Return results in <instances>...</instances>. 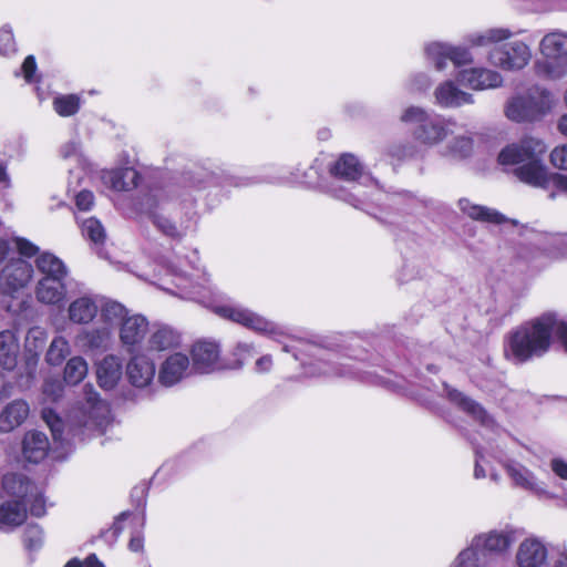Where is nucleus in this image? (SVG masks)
<instances>
[{
    "label": "nucleus",
    "mask_w": 567,
    "mask_h": 567,
    "mask_svg": "<svg viewBox=\"0 0 567 567\" xmlns=\"http://www.w3.org/2000/svg\"><path fill=\"white\" fill-rule=\"evenodd\" d=\"M554 336L567 352V320L557 312H544L508 333L504 355L514 364L542 358L549 351Z\"/></svg>",
    "instance_id": "nucleus-1"
},
{
    "label": "nucleus",
    "mask_w": 567,
    "mask_h": 567,
    "mask_svg": "<svg viewBox=\"0 0 567 567\" xmlns=\"http://www.w3.org/2000/svg\"><path fill=\"white\" fill-rule=\"evenodd\" d=\"M547 146L543 140L525 136L508 144L498 154V163L503 166H513V174L522 182L533 187L549 188L555 186L559 190L556 177H564L550 173L544 162Z\"/></svg>",
    "instance_id": "nucleus-2"
},
{
    "label": "nucleus",
    "mask_w": 567,
    "mask_h": 567,
    "mask_svg": "<svg viewBox=\"0 0 567 567\" xmlns=\"http://www.w3.org/2000/svg\"><path fill=\"white\" fill-rule=\"evenodd\" d=\"M512 37L509 29L493 28L471 34L467 41L472 47L493 45L487 55L492 65L504 71H519L529 63L532 50L529 44Z\"/></svg>",
    "instance_id": "nucleus-3"
},
{
    "label": "nucleus",
    "mask_w": 567,
    "mask_h": 567,
    "mask_svg": "<svg viewBox=\"0 0 567 567\" xmlns=\"http://www.w3.org/2000/svg\"><path fill=\"white\" fill-rule=\"evenodd\" d=\"M285 352H292L296 360H300L308 377L312 378H354L358 369L352 364L338 361V355L321 348L315 342L296 338L292 343L285 344Z\"/></svg>",
    "instance_id": "nucleus-4"
},
{
    "label": "nucleus",
    "mask_w": 567,
    "mask_h": 567,
    "mask_svg": "<svg viewBox=\"0 0 567 567\" xmlns=\"http://www.w3.org/2000/svg\"><path fill=\"white\" fill-rule=\"evenodd\" d=\"M400 120L404 124L413 126V138L421 145L434 147L446 140L453 133L455 121L440 114L429 112L419 106L406 107Z\"/></svg>",
    "instance_id": "nucleus-5"
},
{
    "label": "nucleus",
    "mask_w": 567,
    "mask_h": 567,
    "mask_svg": "<svg viewBox=\"0 0 567 567\" xmlns=\"http://www.w3.org/2000/svg\"><path fill=\"white\" fill-rule=\"evenodd\" d=\"M542 60L535 62V72L546 79L558 80L567 74V32L555 29L539 41Z\"/></svg>",
    "instance_id": "nucleus-6"
},
{
    "label": "nucleus",
    "mask_w": 567,
    "mask_h": 567,
    "mask_svg": "<svg viewBox=\"0 0 567 567\" xmlns=\"http://www.w3.org/2000/svg\"><path fill=\"white\" fill-rule=\"evenodd\" d=\"M330 173L332 176L352 184L350 190L343 186L331 185L329 188L330 194L337 199L360 208L369 196L362 189V185L355 183L363 176V167L359 159L352 154H342L331 166Z\"/></svg>",
    "instance_id": "nucleus-7"
},
{
    "label": "nucleus",
    "mask_w": 567,
    "mask_h": 567,
    "mask_svg": "<svg viewBox=\"0 0 567 567\" xmlns=\"http://www.w3.org/2000/svg\"><path fill=\"white\" fill-rule=\"evenodd\" d=\"M554 100L549 91L533 87L524 95L509 100L505 107L508 120L522 123L533 122L545 116L553 107Z\"/></svg>",
    "instance_id": "nucleus-8"
},
{
    "label": "nucleus",
    "mask_w": 567,
    "mask_h": 567,
    "mask_svg": "<svg viewBox=\"0 0 567 567\" xmlns=\"http://www.w3.org/2000/svg\"><path fill=\"white\" fill-rule=\"evenodd\" d=\"M214 312L224 319L239 323L258 333L271 337L282 334L280 328L275 322L239 305L226 303L215 306Z\"/></svg>",
    "instance_id": "nucleus-9"
},
{
    "label": "nucleus",
    "mask_w": 567,
    "mask_h": 567,
    "mask_svg": "<svg viewBox=\"0 0 567 567\" xmlns=\"http://www.w3.org/2000/svg\"><path fill=\"white\" fill-rule=\"evenodd\" d=\"M522 535L519 529L506 526L502 529H492L473 537L474 546L483 550L495 559L497 556L505 555L512 545Z\"/></svg>",
    "instance_id": "nucleus-10"
},
{
    "label": "nucleus",
    "mask_w": 567,
    "mask_h": 567,
    "mask_svg": "<svg viewBox=\"0 0 567 567\" xmlns=\"http://www.w3.org/2000/svg\"><path fill=\"white\" fill-rule=\"evenodd\" d=\"M32 276L31 264L20 258L10 260L0 270V292L13 296L27 287Z\"/></svg>",
    "instance_id": "nucleus-11"
},
{
    "label": "nucleus",
    "mask_w": 567,
    "mask_h": 567,
    "mask_svg": "<svg viewBox=\"0 0 567 567\" xmlns=\"http://www.w3.org/2000/svg\"><path fill=\"white\" fill-rule=\"evenodd\" d=\"M425 53L429 60L435 65L437 71L444 70L446 61L450 60L454 65L461 66L473 62V58L467 49L453 47L446 43L433 42L426 45Z\"/></svg>",
    "instance_id": "nucleus-12"
},
{
    "label": "nucleus",
    "mask_w": 567,
    "mask_h": 567,
    "mask_svg": "<svg viewBox=\"0 0 567 567\" xmlns=\"http://www.w3.org/2000/svg\"><path fill=\"white\" fill-rule=\"evenodd\" d=\"M193 370L188 355L183 352H175L162 362L157 379L162 385L173 386L189 377Z\"/></svg>",
    "instance_id": "nucleus-13"
},
{
    "label": "nucleus",
    "mask_w": 567,
    "mask_h": 567,
    "mask_svg": "<svg viewBox=\"0 0 567 567\" xmlns=\"http://www.w3.org/2000/svg\"><path fill=\"white\" fill-rule=\"evenodd\" d=\"M503 467L514 486L530 492L538 497L549 496L546 484L539 481L536 475L523 464L515 461H506L503 463Z\"/></svg>",
    "instance_id": "nucleus-14"
},
{
    "label": "nucleus",
    "mask_w": 567,
    "mask_h": 567,
    "mask_svg": "<svg viewBox=\"0 0 567 567\" xmlns=\"http://www.w3.org/2000/svg\"><path fill=\"white\" fill-rule=\"evenodd\" d=\"M85 404L83 413L85 415L84 425L95 427L100 431L105 430L110 423L109 404L100 400L97 392L90 384L84 386Z\"/></svg>",
    "instance_id": "nucleus-15"
},
{
    "label": "nucleus",
    "mask_w": 567,
    "mask_h": 567,
    "mask_svg": "<svg viewBox=\"0 0 567 567\" xmlns=\"http://www.w3.org/2000/svg\"><path fill=\"white\" fill-rule=\"evenodd\" d=\"M548 557V548L543 538L528 536L524 538L516 550L517 567H542Z\"/></svg>",
    "instance_id": "nucleus-16"
},
{
    "label": "nucleus",
    "mask_w": 567,
    "mask_h": 567,
    "mask_svg": "<svg viewBox=\"0 0 567 567\" xmlns=\"http://www.w3.org/2000/svg\"><path fill=\"white\" fill-rule=\"evenodd\" d=\"M155 363L144 353H131L126 365L130 382L136 388H145L154 380Z\"/></svg>",
    "instance_id": "nucleus-17"
},
{
    "label": "nucleus",
    "mask_w": 567,
    "mask_h": 567,
    "mask_svg": "<svg viewBox=\"0 0 567 567\" xmlns=\"http://www.w3.org/2000/svg\"><path fill=\"white\" fill-rule=\"evenodd\" d=\"M219 347L212 341H198L192 349V365L195 372L209 373L219 368Z\"/></svg>",
    "instance_id": "nucleus-18"
},
{
    "label": "nucleus",
    "mask_w": 567,
    "mask_h": 567,
    "mask_svg": "<svg viewBox=\"0 0 567 567\" xmlns=\"http://www.w3.org/2000/svg\"><path fill=\"white\" fill-rule=\"evenodd\" d=\"M147 333L148 321L142 315L127 316L120 326V340L130 353H133L134 348L141 344Z\"/></svg>",
    "instance_id": "nucleus-19"
},
{
    "label": "nucleus",
    "mask_w": 567,
    "mask_h": 567,
    "mask_svg": "<svg viewBox=\"0 0 567 567\" xmlns=\"http://www.w3.org/2000/svg\"><path fill=\"white\" fill-rule=\"evenodd\" d=\"M457 80L473 90L494 89L503 83V76L497 71L485 68L463 70L457 74Z\"/></svg>",
    "instance_id": "nucleus-20"
},
{
    "label": "nucleus",
    "mask_w": 567,
    "mask_h": 567,
    "mask_svg": "<svg viewBox=\"0 0 567 567\" xmlns=\"http://www.w3.org/2000/svg\"><path fill=\"white\" fill-rule=\"evenodd\" d=\"M66 278H40L35 286V298L40 303L59 306L66 297Z\"/></svg>",
    "instance_id": "nucleus-21"
},
{
    "label": "nucleus",
    "mask_w": 567,
    "mask_h": 567,
    "mask_svg": "<svg viewBox=\"0 0 567 567\" xmlns=\"http://www.w3.org/2000/svg\"><path fill=\"white\" fill-rule=\"evenodd\" d=\"M435 103L444 109H456L464 104H473V95L462 91L453 81L441 83L434 91Z\"/></svg>",
    "instance_id": "nucleus-22"
},
{
    "label": "nucleus",
    "mask_w": 567,
    "mask_h": 567,
    "mask_svg": "<svg viewBox=\"0 0 567 567\" xmlns=\"http://www.w3.org/2000/svg\"><path fill=\"white\" fill-rule=\"evenodd\" d=\"M37 485L23 473H7L2 478V491L9 501H19L27 505V497L30 496Z\"/></svg>",
    "instance_id": "nucleus-23"
},
{
    "label": "nucleus",
    "mask_w": 567,
    "mask_h": 567,
    "mask_svg": "<svg viewBox=\"0 0 567 567\" xmlns=\"http://www.w3.org/2000/svg\"><path fill=\"white\" fill-rule=\"evenodd\" d=\"M50 450L48 436L40 431H28L22 440V455L30 463L43 461Z\"/></svg>",
    "instance_id": "nucleus-24"
},
{
    "label": "nucleus",
    "mask_w": 567,
    "mask_h": 567,
    "mask_svg": "<svg viewBox=\"0 0 567 567\" xmlns=\"http://www.w3.org/2000/svg\"><path fill=\"white\" fill-rule=\"evenodd\" d=\"M449 399L457 404L464 412L471 415L474 420L478 421L484 427L493 430L496 424L493 417L475 401L463 395L455 389L445 385Z\"/></svg>",
    "instance_id": "nucleus-25"
},
{
    "label": "nucleus",
    "mask_w": 567,
    "mask_h": 567,
    "mask_svg": "<svg viewBox=\"0 0 567 567\" xmlns=\"http://www.w3.org/2000/svg\"><path fill=\"white\" fill-rule=\"evenodd\" d=\"M99 312V298L82 296L74 299L68 308V316L75 324L90 323Z\"/></svg>",
    "instance_id": "nucleus-26"
},
{
    "label": "nucleus",
    "mask_w": 567,
    "mask_h": 567,
    "mask_svg": "<svg viewBox=\"0 0 567 567\" xmlns=\"http://www.w3.org/2000/svg\"><path fill=\"white\" fill-rule=\"evenodd\" d=\"M123 374V363L115 354L105 355L97 364L96 377L101 388L113 389Z\"/></svg>",
    "instance_id": "nucleus-27"
},
{
    "label": "nucleus",
    "mask_w": 567,
    "mask_h": 567,
    "mask_svg": "<svg viewBox=\"0 0 567 567\" xmlns=\"http://www.w3.org/2000/svg\"><path fill=\"white\" fill-rule=\"evenodd\" d=\"M29 404L23 400H14L7 404L0 413V432L9 433L19 427L28 417Z\"/></svg>",
    "instance_id": "nucleus-28"
},
{
    "label": "nucleus",
    "mask_w": 567,
    "mask_h": 567,
    "mask_svg": "<svg viewBox=\"0 0 567 567\" xmlns=\"http://www.w3.org/2000/svg\"><path fill=\"white\" fill-rule=\"evenodd\" d=\"M103 183L117 192L131 190L137 186L140 174L132 167L104 171Z\"/></svg>",
    "instance_id": "nucleus-29"
},
{
    "label": "nucleus",
    "mask_w": 567,
    "mask_h": 567,
    "mask_svg": "<svg viewBox=\"0 0 567 567\" xmlns=\"http://www.w3.org/2000/svg\"><path fill=\"white\" fill-rule=\"evenodd\" d=\"M20 344L13 331L0 332V364L3 369L12 371L18 363Z\"/></svg>",
    "instance_id": "nucleus-30"
},
{
    "label": "nucleus",
    "mask_w": 567,
    "mask_h": 567,
    "mask_svg": "<svg viewBox=\"0 0 567 567\" xmlns=\"http://www.w3.org/2000/svg\"><path fill=\"white\" fill-rule=\"evenodd\" d=\"M161 197L159 193L150 195L145 198L144 206L146 209V213L150 215L153 224L155 227L163 233L165 236L179 239L183 237L184 233L177 228V226L172 223L168 218L165 216L156 213L153 210V208L156 206V202Z\"/></svg>",
    "instance_id": "nucleus-31"
},
{
    "label": "nucleus",
    "mask_w": 567,
    "mask_h": 567,
    "mask_svg": "<svg viewBox=\"0 0 567 567\" xmlns=\"http://www.w3.org/2000/svg\"><path fill=\"white\" fill-rule=\"evenodd\" d=\"M458 207L465 215L475 220L496 225L506 223L508 220L499 212L486 206L473 204L467 198H461L458 200Z\"/></svg>",
    "instance_id": "nucleus-32"
},
{
    "label": "nucleus",
    "mask_w": 567,
    "mask_h": 567,
    "mask_svg": "<svg viewBox=\"0 0 567 567\" xmlns=\"http://www.w3.org/2000/svg\"><path fill=\"white\" fill-rule=\"evenodd\" d=\"M35 267L41 278H66L69 275L65 264L55 255L44 251L35 259Z\"/></svg>",
    "instance_id": "nucleus-33"
},
{
    "label": "nucleus",
    "mask_w": 567,
    "mask_h": 567,
    "mask_svg": "<svg viewBox=\"0 0 567 567\" xmlns=\"http://www.w3.org/2000/svg\"><path fill=\"white\" fill-rule=\"evenodd\" d=\"M181 343V336L168 326L157 327L150 336L148 349L153 351H166L177 348Z\"/></svg>",
    "instance_id": "nucleus-34"
},
{
    "label": "nucleus",
    "mask_w": 567,
    "mask_h": 567,
    "mask_svg": "<svg viewBox=\"0 0 567 567\" xmlns=\"http://www.w3.org/2000/svg\"><path fill=\"white\" fill-rule=\"evenodd\" d=\"M27 505L19 501L7 499L0 505V527H16L27 518Z\"/></svg>",
    "instance_id": "nucleus-35"
},
{
    "label": "nucleus",
    "mask_w": 567,
    "mask_h": 567,
    "mask_svg": "<svg viewBox=\"0 0 567 567\" xmlns=\"http://www.w3.org/2000/svg\"><path fill=\"white\" fill-rule=\"evenodd\" d=\"M495 564L496 559L475 547L473 539L456 558V567H495Z\"/></svg>",
    "instance_id": "nucleus-36"
},
{
    "label": "nucleus",
    "mask_w": 567,
    "mask_h": 567,
    "mask_svg": "<svg viewBox=\"0 0 567 567\" xmlns=\"http://www.w3.org/2000/svg\"><path fill=\"white\" fill-rule=\"evenodd\" d=\"M99 311L101 312V319L105 323L104 326L111 329L116 324L121 326L123 320L128 316L126 308L114 300L99 302Z\"/></svg>",
    "instance_id": "nucleus-37"
},
{
    "label": "nucleus",
    "mask_w": 567,
    "mask_h": 567,
    "mask_svg": "<svg viewBox=\"0 0 567 567\" xmlns=\"http://www.w3.org/2000/svg\"><path fill=\"white\" fill-rule=\"evenodd\" d=\"M473 152V138L468 135H458L451 140L441 154L445 157L464 159L471 156Z\"/></svg>",
    "instance_id": "nucleus-38"
},
{
    "label": "nucleus",
    "mask_w": 567,
    "mask_h": 567,
    "mask_svg": "<svg viewBox=\"0 0 567 567\" xmlns=\"http://www.w3.org/2000/svg\"><path fill=\"white\" fill-rule=\"evenodd\" d=\"M47 340L48 334L44 329L40 327L29 329L24 339V350L29 361L38 358L44 349Z\"/></svg>",
    "instance_id": "nucleus-39"
},
{
    "label": "nucleus",
    "mask_w": 567,
    "mask_h": 567,
    "mask_svg": "<svg viewBox=\"0 0 567 567\" xmlns=\"http://www.w3.org/2000/svg\"><path fill=\"white\" fill-rule=\"evenodd\" d=\"M89 367L82 357L71 358L64 368V381L68 384H79L87 374Z\"/></svg>",
    "instance_id": "nucleus-40"
},
{
    "label": "nucleus",
    "mask_w": 567,
    "mask_h": 567,
    "mask_svg": "<svg viewBox=\"0 0 567 567\" xmlns=\"http://www.w3.org/2000/svg\"><path fill=\"white\" fill-rule=\"evenodd\" d=\"M111 338L112 329L106 326L89 329L82 334L85 344L91 349L105 348Z\"/></svg>",
    "instance_id": "nucleus-41"
},
{
    "label": "nucleus",
    "mask_w": 567,
    "mask_h": 567,
    "mask_svg": "<svg viewBox=\"0 0 567 567\" xmlns=\"http://www.w3.org/2000/svg\"><path fill=\"white\" fill-rule=\"evenodd\" d=\"M70 351L69 341L64 337H55L47 351V361L51 365H59L70 354Z\"/></svg>",
    "instance_id": "nucleus-42"
},
{
    "label": "nucleus",
    "mask_w": 567,
    "mask_h": 567,
    "mask_svg": "<svg viewBox=\"0 0 567 567\" xmlns=\"http://www.w3.org/2000/svg\"><path fill=\"white\" fill-rule=\"evenodd\" d=\"M60 154L64 159L74 161L81 172L89 166V161L83 154L81 143L79 141L72 140L63 144L61 146Z\"/></svg>",
    "instance_id": "nucleus-43"
},
{
    "label": "nucleus",
    "mask_w": 567,
    "mask_h": 567,
    "mask_svg": "<svg viewBox=\"0 0 567 567\" xmlns=\"http://www.w3.org/2000/svg\"><path fill=\"white\" fill-rule=\"evenodd\" d=\"M81 105V100L75 94L60 95L53 100V109L60 116L74 115Z\"/></svg>",
    "instance_id": "nucleus-44"
},
{
    "label": "nucleus",
    "mask_w": 567,
    "mask_h": 567,
    "mask_svg": "<svg viewBox=\"0 0 567 567\" xmlns=\"http://www.w3.org/2000/svg\"><path fill=\"white\" fill-rule=\"evenodd\" d=\"M81 230L83 236L95 245L103 244L105 240V229L101 221L94 217L82 220Z\"/></svg>",
    "instance_id": "nucleus-45"
},
{
    "label": "nucleus",
    "mask_w": 567,
    "mask_h": 567,
    "mask_svg": "<svg viewBox=\"0 0 567 567\" xmlns=\"http://www.w3.org/2000/svg\"><path fill=\"white\" fill-rule=\"evenodd\" d=\"M548 251L554 258H567V234L549 236Z\"/></svg>",
    "instance_id": "nucleus-46"
},
{
    "label": "nucleus",
    "mask_w": 567,
    "mask_h": 567,
    "mask_svg": "<svg viewBox=\"0 0 567 567\" xmlns=\"http://www.w3.org/2000/svg\"><path fill=\"white\" fill-rule=\"evenodd\" d=\"M28 505L30 506V513L33 516L40 517V516L44 515L45 502H44L43 494L38 486H35L33 488L32 493H30V496L27 497V506Z\"/></svg>",
    "instance_id": "nucleus-47"
},
{
    "label": "nucleus",
    "mask_w": 567,
    "mask_h": 567,
    "mask_svg": "<svg viewBox=\"0 0 567 567\" xmlns=\"http://www.w3.org/2000/svg\"><path fill=\"white\" fill-rule=\"evenodd\" d=\"M42 419L50 427L53 439L56 441L60 440L63 430V422L59 415L51 409H44L42 411Z\"/></svg>",
    "instance_id": "nucleus-48"
},
{
    "label": "nucleus",
    "mask_w": 567,
    "mask_h": 567,
    "mask_svg": "<svg viewBox=\"0 0 567 567\" xmlns=\"http://www.w3.org/2000/svg\"><path fill=\"white\" fill-rule=\"evenodd\" d=\"M63 384L59 379H48L43 384V394L51 401H56L62 396Z\"/></svg>",
    "instance_id": "nucleus-49"
},
{
    "label": "nucleus",
    "mask_w": 567,
    "mask_h": 567,
    "mask_svg": "<svg viewBox=\"0 0 567 567\" xmlns=\"http://www.w3.org/2000/svg\"><path fill=\"white\" fill-rule=\"evenodd\" d=\"M16 51L12 30L3 27L0 29V54L8 55Z\"/></svg>",
    "instance_id": "nucleus-50"
},
{
    "label": "nucleus",
    "mask_w": 567,
    "mask_h": 567,
    "mask_svg": "<svg viewBox=\"0 0 567 567\" xmlns=\"http://www.w3.org/2000/svg\"><path fill=\"white\" fill-rule=\"evenodd\" d=\"M550 162L559 169H567V143L556 146L550 152Z\"/></svg>",
    "instance_id": "nucleus-51"
},
{
    "label": "nucleus",
    "mask_w": 567,
    "mask_h": 567,
    "mask_svg": "<svg viewBox=\"0 0 567 567\" xmlns=\"http://www.w3.org/2000/svg\"><path fill=\"white\" fill-rule=\"evenodd\" d=\"M14 245L20 255L24 257H33L39 254V247L25 238H14Z\"/></svg>",
    "instance_id": "nucleus-52"
},
{
    "label": "nucleus",
    "mask_w": 567,
    "mask_h": 567,
    "mask_svg": "<svg viewBox=\"0 0 567 567\" xmlns=\"http://www.w3.org/2000/svg\"><path fill=\"white\" fill-rule=\"evenodd\" d=\"M24 543L29 548H35L42 543V530L37 525L28 526L24 532Z\"/></svg>",
    "instance_id": "nucleus-53"
},
{
    "label": "nucleus",
    "mask_w": 567,
    "mask_h": 567,
    "mask_svg": "<svg viewBox=\"0 0 567 567\" xmlns=\"http://www.w3.org/2000/svg\"><path fill=\"white\" fill-rule=\"evenodd\" d=\"M236 363L241 367L246 360L254 355V347L250 343L239 342L234 349Z\"/></svg>",
    "instance_id": "nucleus-54"
},
{
    "label": "nucleus",
    "mask_w": 567,
    "mask_h": 567,
    "mask_svg": "<svg viewBox=\"0 0 567 567\" xmlns=\"http://www.w3.org/2000/svg\"><path fill=\"white\" fill-rule=\"evenodd\" d=\"M94 204V195L90 190H81L75 196V205L78 209L86 212L92 208Z\"/></svg>",
    "instance_id": "nucleus-55"
},
{
    "label": "nucleus",
    "mask_w": 567,
    "mask_h": 567,
    "mask_svg": "<svg viewBox=\"0 0 567 567\" xmlns=\"http://www.w3.org/2000/svg\"><path fill=\"white\" fill-rule=\"evenodd\" d=\"M21 70L28 83L35 81L37 63L33 55H29L24 59Z\"/></svg>",
    "instance_id": "nucleus-56"
},
{
    "label": "nucleus",
    "mask_w": 567,
    "mask_h": 567,
    "mask_svg": "<svg viewBox=\"0 0 567 567\" xmlns=\"http://www.w3.org/2000/svg\"><path fill=\"white\" fill-rule=\"evenodd\" d=\"M64 567H104L94 554L86 557L84 561L76 558L71 559Z\"/></svg>",
    "instance_id": "nucleus-57"
},
{
    "label": "nucleus",
    "mask_w": 567,
    "mask_h": 567,
    "mask_svg": "<svg viewBox=\"0 0 567 567\" xmlns=\"http://www.w3.org/2000/svg\"><path fill=\"white\" fill-rule=\"evenodd\" d=\"M550 468L556 476L567 481V462L560 457H554L550 461Z\"/></svg>",
    "instance_id": "nucleus-58"
},
{
    "label": "nucleus",
    "mask_w": 567,
    "mask_h": 567,
    "mask_svg": "<svg viewBox=\"0 0 567 567\" xmlns=\"http://www.w3.org/2000/svg\"><path fill=\"white\" fill-rule=\"evenodd\" d=\"M411 85L413 90L421 91L427 89L431 85V81L426 74L420 73L412 79Z\"/></svg>",
    "instance_id": "nucleus-59"
},
{
    "label": "nucleus",
    "mask_w": 567,
    "mask_h": 567,
    "mask_svg": "<svg viewBox=\"0 0 567 567\" xmlns=\"http://www.w3.org/2000/svg\"><path fill=\"white\" fill-rule=\"evenodd\" d=\"M272 367V358L269 354L260 357L256 361L255 369L257 372H268Z\"/></svg>",
    "instance_id": "nucleus-60"
},
{
    "label": "nucleus",
    "mask_w": 567,
    "mask_h": 567,
    "mask_svg": "<svg viewBox=\"0 0 567 567\" xmlns=\"http://www.w3.org/2000/svg\"><path fill=\"white\" fill-rule=\"evenodd\" d=\"M476 460H475V468H474V476L475 478H484L486 476L485 470L481 465V452L476 451Z\"/></svg>",
    "instance_id": "nucleus-61"
},
{
    "label": "nucleus",
    "mask_w": 567,
    "mask_h": 567,
    "mask_svg": "<svg viewBox=\"0 0 567 567\" xmlns=\"http://www.w3.org/2000/svg\"><path fill=\"white\" fill-rule=\"evenodd\" d=\"M128 547L132 551H140L143 548V538L140 535L133 536L130 540Z\"/></svg>",
    "instance_id": "nucleus-62"
},
{
    "label": "nucleus",
    "mask_w": 567,
    "mask_h": 567,
    "mask_svg": "<svg viewBox=\"0 0 567 567\" xmlns=\"http://www.w3.org/2000/svg\"><path fill=\"white\" fill-rule=\"evenodd\" d=\"M557 131L567 137V113L563 114L557 121Z\"/></svg>",
    "instance_id": "nucleus-63"
},
{
    "label": "nucleus",
    "mask_w": 567,
    "mask_h": 567,
    "mask_svg": "<svg viewBox=\"0 0 567 567\" xmlns=\"http://www.w3.org/2000/svg\"><path fill=\"white\" fill-rule=\"evenodd\" d=\"M553 567H567V550L559 553L554 560Z\"/></svg>",
    "instance_id": "nucleus-64"
}]
</instances>
